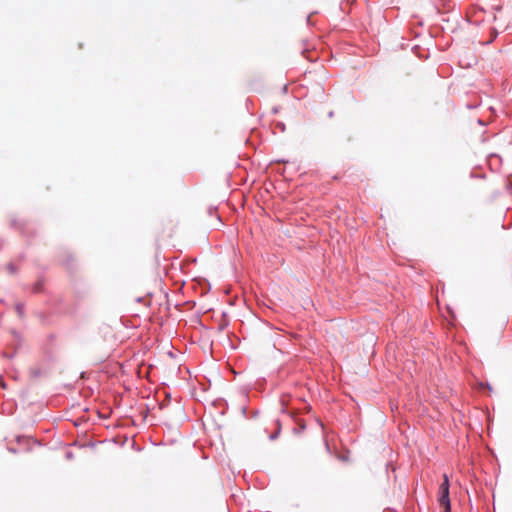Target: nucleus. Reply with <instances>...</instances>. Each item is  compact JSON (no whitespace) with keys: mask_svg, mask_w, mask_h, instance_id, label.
Masks as SVG:
<instances>
[{"mask_svg":"<svg viewBox=\"0 0 512 512\" xmlns=\"http://www.w3.org/2000/svg\"><path fill=\"white\" fill-rule=\"evenodd\" d=\"M440 506L443 512H448V476L444 474V481L440 486Z\"/></svg>","mask_w":512,"mask_h":512,"instance_id":"1","label":"nucleus"},{"mask_svg":"<svg viewBox=\"0 0 512 512\" xmlns=\"http://www.w3.org/2000/svg\"><path fill=\"white\" fill-rule=\"evenodd\" d=\"M436 302H437L439 310L444 309L445 311H448V304H446L444 286H442V288H441V293L439 292V289L437 288Z\"/></svg>","mask_w":512,"mask_h":512,"instance_id":"2","label":"nucleus"},{"mask_svg":"<svg viewBox=\"0 0 512 512\" xmlns=\"http://www.w3.org/2000/svg\"><path fill=\"white\" fill-rule=\"evenodd\" d=\"M465 26H466L467 28H470V26H471L470 22H469V21H466V22H465Z\"/></svg>","mask_w":512,"mask_h":512,"instance_id":"3","label":"nucleus"},{"mask_svg":"<svg viewBox=\"0 0 512 512\" xmlns=\"http://www.w3.org/2000/svg\"><path fill=\"white\" fill-rule=\"evenodd\" d=\"M494 38H496V33L493 35V38H491L490 41H494Z\"/></svg>","mask_w":512,"mask_h":512,"instance_id":"4","label":"nucleus"},{"mask_svg":"<svg viewBox=\"0 0 512 512\" xmlns=\"http://www.w3.org/2000/svg\"><path fill=\"white\" fill-rule=\"evenodd\" d=\"M494 38H496V33L493 35V38H491L490 41H494Z\"/></svg>","mask_w":512,"mask_h":512,"instance_id":"5","label":"nucleus"}]
</instances>
